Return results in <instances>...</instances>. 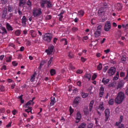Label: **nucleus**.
Masks as SVG:
<instances>
[{"label":"nucleus","instance_id":"1","mask_svg":"<svg viewBox=\"0 0 128 128\" xmlns=\"http://www.w3.org/2000/svg\"><path fill=\"white\" fill-rule=\"evenodd\" d=\"M124 100V94L122 92H120L115 98V102L116 104H122Z\"/></svg>","mask_w":128,"mask_h":128},{"label":"nucleus","instance_id":"2","mask_svg":"<svg viewBox=\"0 0 128 128\" xmlns=\"http://www.w3.org/2000/svg\"><path fill=\"white\" fill-rule=\"evenodd\" d=\"M34 100V98H33L32 100H30V101L28 102L26 104H25L24 106V108H26L27 109L25 110V112H31L32 114V107H30V106H34V102H32Z\"/></svg>","mask_w":128,"mask_h":128},{"label":"nucleus","instance_id":"3","mask_svg":"<svg viewBox=\"0 0 128 128\" xmlns=\"http://www.w3.org/2000/svg\"><path fill=\"white\" fill-rule=\"evenodd\" d=\"M52 34L47 33L44 35V40H45V42H50L52 40Z\"/></svg>","mask_w":128,"mask_h":128},{"label":"nucleus","instance_id":"4","mask_svg":"<svg viewBox=\"0 0 128 128\" xmlns=\"http://www.w3.org/2000/svg\"><path fill=\"white\" fill-rule=\"evenodd\" d=\"M33 15L34 16H40L42 14V10L40 8H34L32 12Z\"/></svg>","mask_w":128,"mask_h":128},{"label":"nucleus","instance_id":"5","mask_svg":"<svg viewBox=\"0 0 128 128\" xmlns=\"http://www.w3.org/2000/svg\"><path fill=\"white\" fill-rule=\"evenodd\" d=\"M111 28H112V26L110 25V21L106 22L104 26V30L105 32H108L110 30Z\"/></svg>","mask_w":128,"mask_h":128},{"label":"nucleus","instance_id":"6","mask_svg":"<svg viewBox=\"0 0 128 128\" xmlns=\"http://www.w3.org/2000/svg\"><path fill=\"white\" fill-rule=\"evenodd\" d=\"M80 98L76 97L73 102L74 108H76V106H78V104H80Z\"/></svg>","mask_w":128,"mask_h":128},{"label":"nucleus","instance_id":"7","mask_svg":"<svg viewBox=\"0 0 128 128\" xmlns=\"http://www.w3.org/2000/svg\"><path fill=\"white\" fill-rule=\"evenodd\" d=\"M116 68L114 67H111L108 70V74L110 76H113V74H116Z\"/></svg>","mask_w":128,"mask_h":128},{"label":"nucleus","instance_id":"8","mask_svg":"<svg viewBox=\"0 0 128 128\" xmlns=\"http://www.w3.org/2000/svg\"><path fill=\"white\" fill-rule=\"evenodd\" d=\"M104 10H106V8H100L98 11V16H104V14H106Z\"/></svg>","mask_w":128,"mask_h":128},{"label":"nucleus","instance_id":"9","mask_svg":"<svg viewBox=\"0 0 128 128\" xmlns=\"http://www.w3.org/2000/svg\"><path fill=\"white\" fill-rule=\"evenodd\" d=\"M80 120H82V114H80V112H78L76 118V124H78L80 122Z\"/></svg>","mask_w":128,"mask_h":128},{"label":"nucleus","instance_id":"10","mask_svg":"<svg viewBox=\"0 0 128 128\" xmlns=\"http://www.w3.org/2000/svg\"><path fill=\"white\" fill-rule=\"evenodd\" d=\"M26 4V0H19V6L24 8V4Z\"/></svg>","mask_w":128,"mask_h":128},{"label":"nucleus","instance_id":"11","mask_svg":"<svg viewBox=\"0 0 128 128\" xmlns=\"http://www.w3.org/2000/svg\"><path fill=\"white\" fill-rule=\"evenodd\" d=\"M52 52H54V46L49 47L48 49L46 50V52H47L48 54H52Z\"/></svg>","mask_w":128,"mask_h":128},{"label":"nucleus","instance_id":"12","mask_svg":"<svg viewBox=\"0 0 128 128\" xmlns=\"http://www.w3.org/2000/svg\"><path fill=\"white\" fill-rule=\"evenodd\" d=\"M110 110L106 109L105 110L106 122H107L108 120V118H110Z\"/></svg>","mask_w":128,"mask_h":128},{"label":"nucleus","instance_id":"13","mask_svg":"<svg viewBox=\"0 0 128 128\" xmlns=\"http://www.w3.org/2000/svg\"><path fill=\"white\" fill-rule=\"evenodd\" d=\"M46 4L47 5V8H52V2L50 0H45Z\"/></svg>","mask_w":128,"mask_h":128},{"label":"nucleus","instance_id":"14","mask_svg":"<svg viewBox=\"0 0 128 128\" xmlns=\"http://www.w3.org/2000/svg\"><path fill=\"white\" fill-rule=\"evenodd\" d=\"M100 92L99 95L100 98H102V96H104V88L102 86H101V87L100 88Z\"/></svg>","mask_w":128,"mask_h":128},{"label":"nucleus","instance_id":"15","mask_svg":"<svg viewBox=\"0 0 128 128\" xmlns=\"http://www.w3.org/2000/svg\"><path fill=\"white\" fill-rule=\"evenodd\" d=\"M124 81L121 80L118 82V87H117V90H120V88H122L124 86Z\"/></svg>","mask_w":128,"mask_h":128},{"label":"nucleus","instance_id":"16","mask_svg":"<svg viewBox=\"0 0 128 128\" xmlns=\"http://www.w3.org/2000/svg\"><path fill=\"white\" fill-rule=\"evenodd\" d=\"M26 22H28V20L26 18V16H23L22 18V25L23 26H25L26 24Z\"/></svg>","mask_w":128,"mask_h":128},{"label":"nucleus","instance_id":"17","mask_svg":"<svg viewBox=\"0 0 128 128\" xmlns=\"http://www.w3.org/2000/svg\"><path fill=\"white\" fill-rule=\"evenodd\" d=\"M122 120H124V116H120V117L119 122H116V125L117 126H120V124H122Z\"/></svg>","mask_w":128,"mask_h":128},{"label":"nucleus","instance_id":"18","mask_svg":"<svg viewBox=\"0 0 128 128\" xmlns=\"http://www.w3.org/2000/svg\"><path fill=\"white\" fill-rule=\"evenodd\" d=\"M109 82L110 78H103L102 80V82H103L104 84H108Z\"/></svg>","mask_w":128,"mask_h":128},{"label":"nucleus","instance_id":"19","mask_svg":"<svg viewBox=\"0 0 128 128\" xmlns=\"http://www.w3.org/2000/svg\"><path fill=\"white\" fill-rule=\"evenodd\" d=\"M94 36L95 38H98L100 36V31L96 30L94 32Z\"/></svg>","mask_w":128,"mask_h":128},{"label":"nucleus","instance_id":"20","mask_svg":"<svg viewBox=\"0 0 128 128\" xmlns=\"http://www.w3.org/2000/svg\"><path fill=\"white\" fill-rule=\"evenodd\" d=\"M14 8L13 6H12L10 5H9L8 6V10L10 12H14Z\"/></svg>","mask_w":128,"mask_h":128},{"label":"nucleus","instance_id":"21","mask_svg":"<svg viewBox=\"0 0 128 128\" xmlns=\"http://www.w3.org/2000/svg\"><path fill=\"white\" fill-rule=\"evenodd\" d=\"M6 28L8 30H12V26H10V24L8 23H6Z\"/></svg>","mask_w":128,"mask_h":128},{"label":"nucleus","instance_id":"22","mask_svg":"<svg viewBox=\"0 0 128 128\" xmlns=\"http://www.w3.org/2000/svg\"><path fill=\"white\" fill-rule=\"evenodd\" d=\"M98 110H100L104 111V103L102 102L98 106Z\"/></svg>","mask_w":128,"mask_h":128},{"label":"nucleus","instance_id":"23","mask_svg":"<svg viewBox=\"0 0 128 128\" xmlns=\"http://www.w3.org/2000/svg\"><path fill=\"white\" fill-rule=\"evenodd\" d=\"M56 98L54 97H51L50 106H54L56 104Z\"/></svg>","mask_w":128,"mask_h":128},{"label":"nucleus","instance_id":"24","mask_svg":"<svg viewBox=\"0 0 128 128\" xmlns=\"http://www.w3.org/2000/svg\"><path fill=\"white\" fill-rule=\"evenodd\" d=\"M94 100H92L90 102V110L92 112V106H94Z\"/></svg>","mask_w":128,"mask_h":128},{"label":"nucleus","instance_id":"25","mask_svg":"<svg viewBox=\"0 0 128 128\" xmlns=\"http://www.w3.org/2000/svg\"><path fill=\"white\" fill-rule=\"evenodd\" d=\"M81 96L82 98H88V94L82 92Z\"/></svg>","mask_w":128,"mask_h":128},{"label":"nucleus","instance_id":"26","mask_svg":"<svg viewBox=\"0 0 128 128\" xmlns=\"http://www.w3.org/2000/svg\"><path fill=\"white\" fill-rule=\"evenodd\" d=\"M30 34H31V36L32 38H36V32H34V30H31Z\"/></svg>","mask_w":128,"mask_h":128},{"label":"nucleus","instance_id":"27","mask_svg":"<svg viewBox=\"0 0 128 128\" xmlns=\"http://www.w3.org/2000/svg\"><path fill=\"white\" fill-rule=\"evenodd\" d=\"M97 70H102V63H100L97 66Z\"/></svg>","mask_w":128,"mask_h":128},{"label":"nucleus","instance_id":"28","mask_svg":"<svg viewBox=\"0 0 128 128\" xmlns=\"http://www.w3.org/2000/svg\"><path fill=\"white\" fill-rule=\"evenodd\" d=\"M126 56H123L121 58V62L123 64H124V62H126Z\"/></svg>","mask_w":128,"mask_h":128},{"label":"nucleus","instance_id":"29","mask_svg":"<svg viewBox=\"0 0 128 128\" xmlns=\"http://www.w3.org/2000/svg\"><path fill=\"white\" fill-rule=\"evenodd\" d=\"M119 78H120V73H118V72H117V73L116 74V76H114V80H118Z\"/></svg>","mask_w":128,"mask_h":128},{"label":"nucleus","instance_id":"30","mask_svg":"<svg viewBox=\"0 0 128 128\" xmlns=\"http://www.w3.org/2000/svg\"><path fill=\"white\" fill-rule=\"evenodd\" d=\"M44 4H46V0H42L40 2V6L42 8H44V6H45Z\"/></svg>","mask_w":128,"mask_h":128},{"label":"nucleus","instance_id":"31","mask_svg":"<svg viewBox=\"0 0 128 128\" xmlns=\"http://www.w3.org/2000/svg\"><path fill=\"white\" fill-rule=\"evenodd\" d=\"M32 2H30V0H28L26 2V5L28 6V8H32Z\"/></svg>","mask_w":128,"mask_h":128},{"label":"nucleus","instance_id":"32","mask_svg":"<svg viewBox=\"0 0 128 128\" xmlns=\"http://www.w3.org/2000/svg\"><path fill=\"white\" fill-rule=\"evenodd\" d=\"M36 74L34 73L31 77L30 80V82H34V80L36 79Z\"/></svg>","mask_w":128,"mask_h":128},{"label":"nucleus","instance_id":"33","mask_svg":"<svg viewBox=\"0 0 128 128\" xmlns=\"http://www.w3.org/2000/svg\"><path fill=\"white\" fill-rule=\"evenodd\" d=\"M1 28L2 30V32H1L2 34H6L8 32H6V29L5 28L2 26V28Z\"/></svg>","mask_w":128,"mask_h":128},{"label":"nucleus","instance_id":"34","mask_svg":"<svg viewBox=\"0 0 128 128\" xmlns=\"http://www.w3.org/2000/svg\"><path fill=\"white\" fill-rule=\"evenodd\" d=\"M6 14H8V10L6 8H4L2 13L3 16H6Z\"/></svg>","mask_w":128,"mask_h":128},{"label":"nucleus","instance_id":"35","mask_svg":"<svg viewBox=\"0 0 128 128\" xmlns=\"http://www.w3.org/2000/svg\"><path fill=\"white\" fill-rule=\"evenodd\" d=\"M92 76L90 75V74H86L85 76H84V77L86 78H88V80H90V78H91Z\"/></svg>","mask_w":128,"mask_h":128},{"label":"nucleus","instance_id":"36","mask_svg":"<svg viewBox=\"0 0 128 128\" xmlns=\"http://www.w3.org/2000/svg\"><path fill=\"white\" fill-rule=\"evenodd\" d=\"M78 14H79V16H82L84 14V12L82 10H80L78 12Z\"/></svg>","mask_w":128,"mask_h":128},{"label":"nucleus","instance_id":"37","mask_svg":"<svg viewBox=\"0 0 128 128\" xmlns=\"http://www.w3.org/2000/svg\"><path fill=\"white\" fill-rule=\"evenodd\" d=\"M102 24H100L97 26V30L102 32Z\"/></svg>","mask_w":128,"mask_h":128},{"label":"nucleus","instance_id":"38","mask_svg":"<svg viewBox=\"0 0 128 128\" xmlns=\"http://www.w3.org/2000/svg\"><path fill=\"white\" fill-rule=\"evenodd\" d=\"M12 56H8L6 58V62H12Z\"/></svg>","mask_w":128,"mask_h":128},{"label":"nucleus","instance_id":"39","mask_svg":"<svg viewBox=\"0 0 128 128\" xmlns=\"http://www.w3.org/2000/svg\"><path fill=\"white\" fill-rule=\"evenodd\" d=\"M50 73L51 76H54V74H56V70L52 69L50 71Z\"/></svg>","mask_w":128,"mask_h":128},{"label":"nucleus","instance_id":"40","mask_svg":"<svg viewBox=\"0 0 128 128\" xmlns=\"http://www.w3.org/2000/svg\"><path fill=\"white\" fill-rule=\"evenodd\" d=\"M117 6H118L117 8L118 10H122V4H120V3H118L117 4Z\"/></svg>","mask_w":128,"mask_h":128},{"label":"nucleus","instance_id":"41","mask_svg":"<svg viewBox=\"0 0 128 128\" xmlns=\"http://www.w3.org/2000/svg\"><path fill=\"white\" fill-rule=\"evenodd\" d=\"M18 98L20 100L21 104H24V100H22V95L20 96Z\"/></svg>","mask_w":128,"mask_h":128},{"label":"nucleus","instance_id":"42","mask_svg":"<svg viewBox=\"0 0 128 128\" xmlns=\"http://www.w3.org/2000/svg\"><path fill=\"white\" fill-rule=\"evenodd\" d=\"M69 70H76V68L72 66V64H70L69 66Z\"/></svg>","mask_w":128,"mask_h":128},{"label":"nucleus","instance_id":"43","mask_svg":"<svg viewBox=\"0 0 128 128\" xmlns=\"http://www.w3.org/2000/svg\"><path fill=\"white\" fill-rule=\"evenodd\" d=\"M8 0H1L2 4H6Z\"/></svg>","mask_w":128,"mask_h":128},{"label":"nucleus","instance_id":"44","mask_svg":"<svg viewBox=\"0 0 128 128\" xmlns=\"http://www.w3.org/2000/svg\"><path fill=\"white\" fill-rule=\"evenodd\" d=\"M15 34H16V36H20V30H16L15 32Z\"/></svg>","mask_w":128,"mask_h":128},{"label":"nucleus","instance_id":"45","mask_svg":"<svg viewBox=\"0 0 128 128\" xmlns=\"http://www.w3.org/2000/svg\"><path fill=\"white\" fill-rule=\"evenodd\" d=\"M96 76H97V75L96 74H94L92 78V80H94L96 78Z\"/></svg>","mask_w":128,"mask_h":128},{"label":"nucleus","instance_id":"46","mask_svg":"<svg viewBox=\"0 0 128 128\" xmlns=\"http://www.w3.org/2000/svg\"><path fill=\"white\" fill-rule=\"evenodd\" d=\"M68 56V58H74V54H72V52H70L69 53Z\"/></svg>","mask_w":128,"mask_h":128},{"label":"nucleus","instance_id":"47","mask_svg":"<svg viewBox=\"0 0 128 128\" xmlns=\"http://www.w3.org/2000/svg\"><path fill=\"white\" fill-rule=\"evenodd\" d=\"M122 26L124 28H126V30H127V28H128V23L126 25L122 24Z\"/></svg>","mask_w":128,"mask_h":128},{"label":"nucleus","instance_id":"48","mask_svg":"<svg viewBox=\"0 0 128 128\" xmlns=\"http://www.w3.org/2000/svg\"><path fill=\"white\" fill-rule=\"evenodd\" d=\"M68 88H69V90H68L69 92H72V90H74V88L72 87V85L69 86Z\"/></svg>","mask_w":128,"mask_h":128},{"label":"nucleus","instance_id":"49","mask_svg":"<svg viewBox=\"0 0 128 128\" xmlns=\"http://www.w3.org/2000/svg\"><path fill=\"white\" fill-rule=\"evenodd\" d=\"M69 112H70V114H72V112H74V109L72 108V106L70 107Z\"/></svg>","mask_w":128,"mask_h":128},{"label":"nucleus","instance_id":"50","mask_svg":"<svg viewBox=\"0 0 128 128\" xmlns=\"http://www.w3.org/2000/svg\"><path fill=\"white\" fill-rule=\"evenodd\" d=\"M83 70H78L76 72V74H82L83 72Z\"/></svg>","mask_w":128,"mask_h":128},{"label":"nucleus","instance_id":"51","mask_svg":"<svg viewBox=\"0 0 128 128\" xmlns=\"http://www.w3.org/2000/svg\"><path fill=\"white\" fill-rule=\"evenodd\" d=\"M109 104H114V99H110L108 102Z\"/></svg>","mask_w":128,"mask_h":128},{"label":"nucleus","instance_id":"52","mask_svg":"<svg viewBox=\"0 0 128 128\" xmlns=\"http://www.w3.org/2000/svg\"><path fill=\"white\" fill-rule=\"evenodd\" d=\"M62 42H64V44H68V41L66 40V39L62 38Z\"/></svg>","mask_w":128,"mask_h":128},{"label":"nucleus","instance_id":"53","mask_svg":"<svg viewBox=\"0 0 128 128\" xmlns=\"http://www.w3.org/2000/svg\"><path fill=\"white\" fill-rule=\"evenodd\" d=\"M12 64L14 66H18V62L16 61L12 62Z\"/></svg>","mask_w":128,"mask_h":128},{"label":"nucleus","instance_id":"54","mask_svg":"<svg viewBox=\"0 0 128 128\" xmlns=\"http://www.w3.org/2000/svg\"><path fill=\"white\" fill-rule=\"evenodd\" d=\"M108 66H106L103 68V72H106V70H108Z\"/></svg>","mask_w":128,"mask_h":128},{"label":"nucleus","instance_id":"55","mask_svg":"<svg viewBox=\"0 0 128 128\" xmlns=\"http://www.w3.org/2000/svg\"><path fill=\"white\" fill-rule=\"evenodd\" d=\"M0 90H1V92H4V87L2 86H1L0 87Z\"/></svg>","mask_w":128,"mask_h":128},{"label":"nucleus","instance_id":"56","mask_svg":"<svg viewBox=\"0 0 128 128\" xmlns=\"http://www.w3.org/2000/svg\"><path fill=\"white\" fill-rule=\"evenodd\" d=\"M92 126H94V124H92V123H90L88 125V128H92Z\"/></svg>","mask_w":128,"mask_h":128},{"label":"nucleus","instance_id":"57","mask_svg":"<svg viewBox=\"0 0 128 128\" xmlns=\"http://www.w3.org/2000/svg\"><path fill=\"white\" fill-rule=\"evenodd\" d=\"M81 60L82 62H84L86 60V58H84V57H81Z\"/></svg>","mask_w":128,"mask_h":128},{"label":"nucleus","instance_id":"58","mask_svg":"<svg viewBox=\"0 0 128 128\" xmlns=\"http://www.w3.org/2000/svg\"><path fill=\"white\" fill-rule=\"evenodd\" d=\"M73 92H74V94H76L78 92V88H74V89L72 90Z\"/></svg>","mask_w":128,"mask_h":128},{"label":"nucleus","instance_id":"59","mask_svg":"<svg viewBox=\"0 0 128 128\" xmlns=\"http://www.w3.org/2000/svg\"><path fill=\"white\" fill-rule=\"evenodd\" d=\"M12 126V122H10L6 126V128H10Z\"/></svg>","mask_w":128,"mask_h":128},{"label":"nucleus","instance_id":"60","mask_svg":"<svg viewBox=\"0 0 128 128\" xmlns=\"http://www.w3.org/2000/svg\"><path fill=\"white\" fill-rule=\"evenodd\" d=\"M78 30V28H76V27L72 28V32H76V30Z\"/></svg>","mask_w":128,"mask_h":128},{"label":"nucleus","instance_id":"61","mask_svg":"<svg viewBox=\"0 0 128 128\" xmlns=\"http://www.w3.org/2000/svg\"><path fill=\"white\" fill-rule=\"evenodd\" d=\"M16 112H18L16 110H13L12 112V114H14V116H15V114H16Z\"/></svg>","mask_w":128,"mask_h":128},{"label":"nucleus","instance_id":"62","mask_svg":"<svg viewBox=\"0 0 128 128\" xmlns=\"http://www.w3.org/2000/svg\"><path fill=\"white\" fill-rule=\"evenodd\" d=\"M20 52H24V46L20 47Z\"/></svg>","mask_w":128,"mask_h":128},{"label":"nucleus","instance_id":"63","mask_svg":"<svg viewBox=\"0 0 128 128\" xmlns=\"http://www.w3.org/2000/svg\"><path fill=\"white\" fill-rule=\"evenodd\" d=\"M104 52L106 54H108V52H110V49H107L106 50H104Z\"/></svg>","mask_w":128,"mask_h":128},{"label":"nucleus","instance_id":"64","mask_svg":"<svg viewBox=\"0 0 128 128\" xmlns=\"http://www.w3.org/2000/svg\"><path fill=\"white\" fill-rule=\"evenodd\" d=\"M126 94L127 96H128V86H126Z\"/></svg>","mask_w":128,"mask_h":128}]
</instances>
